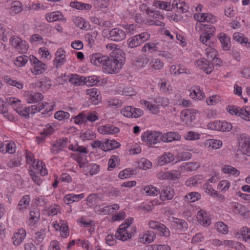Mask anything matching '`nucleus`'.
<instances>
[{
  "label": "nucleus",
  "mask_w": 250,
  "mask_h": 250,
  "mask_svg": "<svg viewBox=\"0 0 250 250\" xmlns=\"http://www.w3.org/2000/svg\"><path fill=\"white\" fill-rule=\"evenodd\" d=\"M200 27L204 31L200 35V41L206 45L211 47L213 45L211 38L213 36L215 32L214 26L211 24L200 23Z\"/></svg>",
  "instance_id": "f257e3e1"
},
{
  "label": "nucleus",
  "mask_w": 250,
  "mask_h": 250,
  "mask_svg": "<svg viewBox=\"0 0 250 250\" xmlns=\"http://www.w3.org/2000/svg\"><path fill=\"white\" fill-rule=\"evenodd\" d=\"M48 104L45 102L44 103H39L38 104L33 105L29 107L18 106L15 110L19 115L24 117L25 118H28L30 114H35L40 112Z\"/></svg>",
  "instance_id": "f03ea898"
},
{
  "label": "nucleus",
  "mask_w": 250,
  "mask_h": 250,
  "mask_svg": "<svg viewBox=\"0 0 250 250\" xmlns=\"http://www.w3.org/2000/svg\"><path fill=\"white\" fill-rule=\"evenodd\" d=\"M127 227L125 224L121 225L116 233L115 238L123 241L131 238L136 232V228L135 227Z\"/></svg>",
  "instance_id": "7ed1b4c3"
},
{
  "label": "nucleus",
  "mask_w": 250,
  "mask_h": 250,
  "mask_svg": "<svg viewBox=\"0 0 250 250\" xmlns=\"http://www.w3.org/2000/svg\"><path fill=\"white\" fill-rule=\"evenodd\" d=\"M122 60H119L116 57H108L104 69L109 74L118 73L122 66Z\"/></svg>",
  "instance_id": "20e7f679"
},
{
  "label": "nucleus",
  "mask_w": 250,
  "mask_h": 250,
  "mask_svg": "<svg viewBox=\"0 0 250 250\" xmlns=\"http://www.w3.org/2000/svg\"><path fill=\"white\" fill-rule=\"evenodd\" d=\"M226 109L230 114L238 116L245 121H250V107H247L245 109H242L230 105L228 106Z\"/></svg>",
  "instance_id": "39448f33"
},
{
  "label": "nucleus",
  "mask_w": 250,
  "mask_h": 250,
  "mask_svg": "<svg viewBox=\"0 0 250 250\" xmlns=\"http://www.w3.org/2000/svg\"><path fill=\"white\" fill-rule=\"evenodd\" d=\"M161 134L159 131L147 130L142 135L141 138L143 142L149 145H156L160 143Z\"/></svg>",
  "instance_id": "423d86ee"
},
{
  "label": "nucleus",
  "mask_w": 250,
  "mask_h": 250,
  "mask_svg": "<svg viewBox=\"0 0 250 250\" xmlns=\"http://www.w3.org/2000/svg\"><path fill=\"white\" fill-rule=\"evenodd\" d=\"M104 33L108 39L116 42L122 41L126 38L125 32L119 28H115L110 31H105Z\"/></svg>",
  "instance_id": "0eeeda50"
},
{
  "label": "nucleus",
  "mask_w": 250,
  "mask_h": 250,
  "mask_svg": "<svg viewBox=\"0 0 250 250\" xmlns=\"http://www.w3.org/2000/svg\"><path fill=\"white\" fill-rule=\"evenodd\" d=\"M29 60L33 66V68L31 69L32 73L38 75L45 72L46 69L45 64L39 61L36 57L33 55H30Z\"/></svg>",
  "instance_id": "6e6552de"
},
{
  "label": "nucleus",
  "mask_w": 250,
  "mask_h": 250,
  "mask_svg": "<svg viewBox=\"0 0 250 250\" xmlns=\"http://www.w3.org/2000/svg\"><path fill=\"white\" fill-rule=\"evenodd\" d=\"M108 56L101 53H96L89 55V59L90 62L97 67H103L104 68L106 65Z\"/></svg>",
  "instance_id": "1a4fd4ad"
},
{
  "label": "nucleus",
  "mask_w": 250,
  "mask_h": 250,
  "mask_svg": "<svg viewBox=\"0 0 250 250\" xmlns=\"http://www.w3.org/2000/svg\"><path fill=\"white\" fill-rule=\"evenodd\" d=\"M150 35L147 32H143L133 36L128 40V46L131 48L138 46L149 39Z\"/></svg>",
  "instance_id": "9d476101"
},
{
  "label": "nucleus",
  "mask_w": 250,
  "mask_h": 250,
  "mask_svg": "<svg viewBox=\"0 0 250 250\" xmlns=\"http://www.w3.org/2000/svg\"><path fill=\"white\" fill-rule=\"evenodd\" d=\"M238 141L241 151L244 154L250 156V137L246 134H240Z\"/></svg>",
  "instance_id": "9b49d317"
},
{
  "label": "nucleus",
  "mask_w": 250,
  "mask_h": 250,
  "mask_svg": "<svg viewBox=\"0 0 250 250\" xmlns=\"http://www.w3.org/2000/svg\"><path fill=\"white\" fill-rule=\"evenodd\" d=\"M11 45L19 52H25L28 49V45L26 41L22 40L16 36H13L10 39Z\"/></svg>",
  "instance_id": "f8f14e48"
},
{
  "label": "nucleus",
  "mask_w": 250,
  "mask_h": 250,
  "mask_svg": "<svg viewBox=\"0 0 250 250\" xmlns=\"http://www.w3.org/2000/svg\"><path fill=\"white\" fill-rule=\"evenodd\" d=\"M194 64L197 67L202 70L207 74H210L214 69L213 64L205 58H202L195 61Z\"/></svg>",
  "instance_id": "ddd939ff"
},
{
  "label": "nucleus",
  "mask_w": 250,
  "mask_h": 250,
  "mask_svg": "<svg viewBox=\"0 0 250 250\" xmlns=\"http://www.w3.org/2000/svg\"><path fill=\"white\" fill-rule=\"evenodd\" d=\"M68 143V139L66 137L56 140L52 145L51 152L54 154L59 153L67 146Z\"/></svg>",
  "instance_id": "4468645a"
},
{
  "label": "nucleus",
  "mask_w": 250,
  "mask_h": 250,
  "mask_svg": "<svg viewBox=\"0 0 250 250\" xmlns=\"http://www.w3.org/2000/svg\"><path fill=\"white\" fill-rule=\"evenodd\" d=\"M99 133L103 134H115L120 132L119 128L113 125H106L98 127Z\"/></svg>",
  "instance_id": "2eb2a0df"
},
{
  "label": "nucleus",
  "mask_w": 250,
  "mask_h": 250,
  "mask_svg": "<svg viewBox=\"0 0 250 250\" xmlns=\"http://www.w3.org/2000/svg\"><path fill=\"white\" fill-rule=\"evenodd\" d=\"M160 177L162 179L175 180L178 179L181 175V172L177 170L162 172L160 174Z\"/></svg>",
  "instance_id": "dca6fc26"
},
{
  "label": "nucleus",
  "mask_w": 250,
  "mask_h": 250,
  "mask_svg": "<svg viewBox=\"0 0 250 250\" xmlns=\"http://www.w3.org/2000/svg\"><path fill=\"white\" fill-rule=\"evenodd\" d=\"M160 189V198L163 200H170L174 195L173 189L169 187H162Z\"/></svg>",
  "instance_id": "f3484780"
},
{
  "label": "nucleus",
  "mask_w": 250,
  "mask_h": 250,
  "mask_svg": "<svg viewBox=\"0 0 250 250\" xmlns=\"http://www.w3.org/2000/svg\"><path fill=\"white\" fill-rule=\"evenodd\" d=\"M26 236V231L23 229H20L18 232L14 233L12 237L13 243L15 246L21 244Z\"/></svg>",
  "instance_id": "a211bd4d"
},
{
  "label": "nucleus",
  "mask_w": 250,
  "mask_h": 250,
  "mask_svg": "<svg viewBox=\"0 0 250 250\" xmlns=\"http://www.w3.org/2000/svg\"><path fill=\"white\" fill-rule=\"evenodd\" d=\"M181 136L175 132H169L164 133L161 136V140L163 142H171L173 141L179 140Z\"/></svg>",
  "instance_id": "6ab92c4d"
},
{
  "label": "nucleus",
  "mask_w": 250,
  "mask_h": 250,
  "mask_svg": "<svg viewBox=\"0 0 250 250\" xmlns=\"http://www.w3.org/2000/svg\"><path fill=\"white\" fill-rule=\"evenodd\" d=\"M65 52L64 50L59 49L56 53V58L54 60V63L56 64L57 68H58L65 62Z\"/></svg>",
  "instance_id": "aec40b11"
},
{
  "label": "nucleus",
  "mask_w": 250,
  "mask_h": 250,
  "mask_svg": "<svg viewBox=\"0 0 250 250\" xmlns=\"http://www.w3.org/2000/svg\"><path fill=\"white\" fill-rule=\"evenodd\" d=\"M231 208L234 213L239 214L242 216H246L249 212V210L244 206L238 203H232Z\"/></svg>",
  "instance_id": "412c9836"
},
{
  "label": "nucleus",
  "mask_w": 250,
  "mask_h": 250,
  "mask_svg": "<svg viewBox=\"0 0 250 250\" xmlns=\"http://www.w3.org/2000/svg\"><path fill=\"white\" fill-rule=\"evenodd\" d=\"M218 38L221 42L223 49L229 50L231 46L229 37L224 33H221L218 35Z\"/></svg>",
  "instance_id": "4be33fe9"
},
{
  "label": "nucleus",
  "mask_w": 250,
  "mask_h": 250,
  "mask_svg": "<svg viewBox=\"0 0 250 250\" xmlns=\"http://www.w3.org/2000/svg\"><path fill=\"white\" fill-rule=\"evenodd\" d=\"M140 9L143 12H146L147 14L155 19L163 20L164 18V16L160 14L159 11L153 12L152 11H149L148 7L146 4H141L140 6Z\"/></svg>",
  "instance_id": "5701e85b"
},
{
  "label": "nucleus",
  "mask_w": 250,
  "mask_h": 250,
  "mask_svg": "<svg viewBox=\"0 0 250 250\" xmlns=\"http://www.w3.org/2000/svg\"><path fill=\"white\" fill-rule=\"evenodd\" d=\"M43 98L42 94L39 92H31L27 95L26 101L29 104L38 103Z\"/></svg>",
  "instance_id": "b1692460"
},
{
  "label": "nucleus",
  "mask_w": 250,
  "mask_h": 250,
  "mask_svg": "<svg viewBox=\"0 0 250 250\" xmlns=\"http://www.w3.org/2000/svg\"><path fill=\"white\" fill-rule=\"evenodd\" d=\"M120 144L115 141L107 140L103 144V150L104 151H109L120 146Z\"/></svg>",
  "instance_id": "393cba45"
},
{
  "label": "nucleus",
  "mask_w": 250,
  "mask_h": 250,
  "mask_svg": "<svg viewBox=\"0 0 250 250\" xmlns=\"http://www.w3.org/2000/svg\"><path fill=\"white\" fill-rule=\"evenodd\" d=\"M174 160V155L170 152L164 153L159 158V163L161 165L169 163Z\"/></svg>",
  "instance_id": "a878e982"
},
{
  "label": "nucleus",
  "mask_w": 250,
  "mask_h": 250,
  "mask_svg": "<svg viewBox=\"0 0 250 250\" xmlns=\"http://www.w3.org/2000/svg\"><path fill=\"white\" fill-rule=\"evenodd\" d=\"M62 15L59 11L51 12L45 15L46 20L50 22L62 20Z\"/></svg>",
  "instance_id": "bb28decb"
},
{
  "label": "nucleus",
  "mask_w": 250,
  "mask_h": 250,
  "mask_svg": "<svg viewBox=\"0 0 250 250\" xmlns=\"http://www.w3.org/2000/svg\"><path fill=\"white\" fill-rule=\"evenodd\" d=\"M192 92L190 93V96L192 99L202 100L204 98L205 94L201 90L199 86H194L191 87Z\"/></svg>",
  "instance_id": "cd10ccee"
},
{
  "label": "nucleus",
  "mask_w": 250,
  "mask_h": 250,
  "mask_svg": "<svg viewBox=\"0 0 250 250\" xmlns=\"http://www.w3.org/2000/svg\"><path fill=\"white\" fill-rule=\"evenodd\" d=\"M233 39L240 44H244L247 47L250 46V42H249L248 38L239 33H235L233 34Z\"/></svg>",
  "instance_id": "c85d7f7f"
},
{
  "label": "nucleus",
  "mask_w": 250,
  "mask_h": 250,
  "mask_svg": "<svg viewBox=\"0 0 250 250\" xmlns=\"http://www.w3.org/2000/svg\"><path fill=\"white\" fill-rule=\"evenodd\" d=\"M163 42H148L146 43V45L148 47V50L150 52H152L153 51L158 52V51H160V49H163Z\"/></svg>",
  "instance_id": "c756f323"
},
{
  "label": "nucleus",
  "mask_w": 250,
  "mask_h": 250,
  "mask_svg": "<svg viewBox=\"0 0 250 250\" xmlns=\"http://www.w3.org/2000/svg\"><path fill=\"white\" fill-rule=\"evenodd\" d=\"M69 82L75 85H81L84 84V77L80 76L77 74H72L69 79Z\"/></svg>",
  "instance_id": "7c9ffc66"
},
{
  "label": "nucleus",
  "mask_w": 250,
  "mask_h": 250,
  "mask_svg": "<svg viewBox=\"0 0 250 250\" xmlns=\"http://www.w3.org/2000/svg\"><path fill=\"white\" fill-rule=\"evenodd\" d=\"M70 6L79 10H89L92 8L90 4L83 3L78 1H72L70 3Z\"/></svg>",
  "instance_id": "2f4dec72"
},
{
  "label": "nucleus",
  "mask_w": 250,
  "mask_h": 250,
  "mask_svg": "<svg viewBox=\"0 0 250 250\" xmlns=\"http://www.w3.org/2000/svg\"><path fill=\"white\" fill-rule=\"evenodd\" d=\"M29 221L32 225H35L39 220V212L37 208H33L30 211Z\"/></svg>",
  "instance_id": "473e14b6"
},
{
  "label": "nucleus",
  "mask_w": 250,
  "mask_h": 250,
  "mask_svg": "<svg viewBox=\"0 0 250 250\" xmlns=\"http://www.w3.org/2000/svg\"><path fill=\"white\" fill-rule=\"evenodd\" d=\"M144 190L147 195L153 196H157L160 193V189L154 187L153 186L145 187L144 188Z\"/></svg>",
  "instance_id": "72a5a7b5"
},
{
  "label": "nucleus",
  "mask_w": 250,
  "mask_h": 250,
  "mask_svg": "<svg viewBox=\"0 0 250 250\" xmlns=\"http://www.w3.org/2000/svg\"><path fill=\"white\" fill-rule=\"evenodd\" d=\"M140 103L142 104L145 105L152 113L157 114L158 113L159 108L156 104H152L149 102L144 100H141Z\"/></svg>",
  "instance_id": "f704fd0d"
},
{
  "label": "nucleus",
  "mask_w": 250,
  "mask_h": 250,
  "mask_svg": "<svg viewBox=\"0 0 250 250\" xmlns=\"http://www.w3.org/2000/svg\"><path fill=\"white\" fill-rule=\"evenodd\" d=\"M150 68L155 70H159L164 67V63L159 59H153L149 63Z\"/></svg>",
  "instance_id": "c9c22d12"
},
{
  "label": "nucleus",
  "mask_w": 250,
  "mask_h": 250,
  "mask_svg": "<svg viewBox=\"0 0 250 250\" xmlns=\"http://www.w3.org/2000/svg\"><path fill=\"white\" fill-rule=\"evenodd\" d=\"M84 197V194H68L65 196V200L68 201L67 204H70L74 202L78 201Z\"/></svg>",
  "instance_id": "e433bc0d"
},
{
  "label": "nucleus",
  "mask_w": 250,
  "mask_h": 250,
  "mask_svg": "<svg viewBox=\"0 0 250 250\" xmlns=\"http://www.w3.org/2000/svg\"><path fill=\"white\" fill-rule=\"evenodd\" d=\"M155 238V234L152 231L148 230L144 235L142 242L144 243L149 244L152 242Z\"/></svg>",
  "instance_id": "4c0bfd02"
},
{
  "label": "nucleus",
  "mask_w": 250,
  "mask_h": 250,
  "mask_svg": "<svg viewBox=\"0 0 250 250\" xmlns=\"http://www.w3.org/2000/svg\"><path fill=\"white\" fill-rule=\"evenodd\" d=\"M240 234L245 242L250 244V229L247 227H243L241 229Z\"/></svg>",
  "instance_id": "58836bf2"
},
{
  "label": "nucleus",
  "mask_w": 250,
  "mask_h": 250,
  "mask_svg": "<svg viewBox=\"0 0 250 250\" xmlns=\"http://www.w3.org/2000/svg\"><path fill=\"white\" fill-rule=\"evenodd\" d=\"M200 165L198 163L195 162L186 163L185 165L182 167V168L187 171H192L196 170Z\"/></svg>",
  "instance_id": "ea45409f"
},
{
  "label": "nucleus",
  "mask_w": 250,
  "mask_h": 250,
  "mask_svg": "<svg viewBox=\"0 0 250 250\" xmlns=\"http://www.w3.org/2000/svg\"><path fill=\"white\" fill-rule=\"evenodd\" d=\"M201 195L196 192L188 193L185 196V199L188 202H194L200 198Z\"/></svg>",
  "instance_id": "a19ab883"
},
{
  "label": "nucleus",
  "mask_w": 250,
  "mask_h": 250,
  "mask_svg": "<svg viewBox=\"0 0 250 250\" xmlns=\"http://www.w3.org/2000/svg\"><path fill=\"white\" fill-rule=\"evenodd\" d=\"M33 167L40 170V174L42 176H45L47 174V171L45 168V165L43 162L38 161L35 165V166H33Z\"/></svg>",
  "instance_id": "79ce46f5"
},
{
  "label": "nucleus",
  "mask_w": 250,
  "mask_h": 250,
  "mask_svg": "<svg viewBox=\"0 0 250 250\" xmlns=\"http://www.w3.org/2000/svg\"><path fill=\"white\" fill-rule=\"evenodd\" d=\"M204 189L205 191L210 195L213 197H220L217 192L213 189L211 186L209 184L208 182L205 184L204 186Z\"/></svg>",
  "instance_id": "37998d69"
},
{
  "label": "nucleus",
  "mask_w": 250,
  "mask_h": 250,
  "mask_svg": "<svg viewBox=\"0 0 250 250\" xmlns=\"http://www.w3.org/2000/svg\"><path fill=\"white\" fill-rule=\"evenodd\" d=\"M22 10V5L19 1H14L11 3V12L18 14Z\"/></svg>",
  "instance_id": "c03bdc74"
},
{
  "label": "nucleus",
  "mask_w": 250,
  "mask_h": 250,
  "mask_svg": "<svg viewBox=\"0 0 250 250\" xmlns=\"http://www.w3.org/2000/svg\"><path fill=\"white\" fill-rule=\"evenodd\" d=\"M5 146L6 152H8L10 154H12L15 151V144L14 142H7L6 144H3V146ZM3 146H2L0 147V151L3 152L4 149H3Z\"/></svg>",
  "instance_id": "a18cd8bd"
},
{
  "label": "nucleus",
  "mask_w": 250,
  "mask_h": 250,
  "mask_svg": "<svg viewBox=\"0 0 250 250\" xmlns=\"http://www.w3.org/2000/svg\"><path fill=\"white\" fill-rule=\"evenodd\" d=\"M29 60V57L23 55L20 56L17 58L15 64L18 67L23 66Z\"/></svg>",
  "instance_id": "49530a36"
},
{
  "label": "nucleus",
  "mask_w": 250,
  "mask_h": 250,
  "mask_svg": "<svg viewBox=\"0 0 250 250\" xmlns=\"http://www.w3.org/2000/svg\"><path fill=\"white\" fill-rule=\"evenodd\" d=\"M211 47H208L206 49V55L208 60L214 59L217 56V51L216 50Z\"/></svg>",
  "instance_id": "de8ad7c7"
},
{
  "label": "nucleus",
  "mask_w": 250,
  "mask_h": 250,
  "mask_svg": "<svg viewBox=\"0 0 250 250\" xmlns=\"http://www.w3.org/2000/svg\"><path fill=\"white\" fill-rule=\"evenodd\" d=\"M189 110H188L187 109L185 110H183L181 112V118L183 122H185L186 124H188L189 122H191L192 121L191 115L189 114ZM190 111L191 110H190Z\"/></svg>",
  "instance_id": "09e8293b"
},
{
  "label": "nucleus",
  "mask_w": 250,
  "mask_h": 250,
  "mask_svg": "<svg viewBox=\"0 0 250 250\" xmlns=\"http://www.w3.org/2000/svg\"><path fill=\"white\" fill-rule=\"evenodd\" d=\"M215 227L218 231L222 234H226L228 231V226L223 222H219L217 223Z\"/></svg>",
  "instance_id": "8fccbe9b"
},
{
  "label": "nucleus",
  "mask_w": 250,
  "mask_h": 250,
  "mask_svg": "<svg viewBox=\"0 0 250 250\" xmlns=\"http://www.w3.org/2000/svg\"><path fill=\"white\" fill-rule=\"evenodd\" d=\"M148 225L150 228L155 229L158 232L159 230H162L163 228H164V225L155 221H149Z\"/></svg>",
  "instance_id": "3c124183"
},
{
  "label": "nucleus",
  "mask_w": 250,
  "mask_h": 250,
  "mask_svg": "<svg viewBox=\"0 0 250 250\" xmlns=\"http://www.w3.org/2000/svg\"><path fill=\"white\" fill-rule=\"evenodd\" d=\"M133 110L132 106H126L121 110V113L125 117L133 118Z\"/></svg>",
  "instance_id": "603ef678"
},
{
  "label": "nucleus",
  "mask_w": 250,
  "mask_h": 250,
  "mask_svg": "<svg viewBox=\"0 0 250 250\" xmlns=\"http://www.w3.org/2000/svg\"><path fill=\"white\" fill-rule=\"evenodd\" d=\"M67 223L65 221H63L61 227L60 231H61V236L62 237L66 238L69 234V229L66 225Z\"/></svg>",
  "instance_id": "864d4df0"
},
{
  "label": "nucleus",
  "mask_w": 250,
  "mask_h": 250,
  "mask_svg": "<svg viewBox=\"0 0 250 250\" xmlns=\"http://www.w3.org/2000/svg\"><path fill=\"white\" fill-rule=\"evenodd\" d=\"M153 4L161 9L167 10H169L170 6L169 3L161 1H155Z\"/></svg>",
  "instance_id": "5fc2aeb1"
},
{
  "label": "nucleus",
  "mask_w": 250,
  "mask_h": 250,
  "mask_svg": "<svg viewBox=\"0 0 250 250\" xmlns=\"http://www.w3.org/2000/svg\"><path fill=\"white\" fill-rule=\"evenodd\" d=\"M149 60L146 56L138 58L136 60V65L139 67H145L147 64Z\"/></svg>",
  "instance_id": "6e6d98bb"
},
{
  "label": "nucleus",
  "mask_w": 250,
  "mask_h": 250,
  "mask_svg": "<svg viewBox=\"0 0 250 250\" xmlns=\"http://www.w3.org/2000/svg\"><path fill=\"white\" fill-rule=\"evenodd\" d=\"M223 171L225 173H230L233 174H239V171L235 168L230 166H225L223 168Z\"/></svg>",
  "instance_id": "4d7b16f0"
},
{
  "label": "nucleus",
  "mask_w": 250,
  "mask_h": 250,
  "mask_svg": "<svg viewBox=\"0 0 250 250\" xmlns=\"http://www.w3.org/2000/svg\"><path fill=\"white\" fill-rule=\"evenodd\" d=\"M220 101V97L217 95L211 96L206 100V102L208 105H213Z\"/></svg>",
  "instance_id": "13d9d810"
},
{
  "label": "nucleus",
  "mask_w": 250,
  "mask_h": 250,
  "mask_svg": "<svg viewBox=\"0 0 250 250\" xmlns=\"http://www.w3.org/2000/svg\"><path fill=\"white\" fill-rule=\"evenodd\" d=\"M95 4L98 8H106L109 5V0H96Z\"/></svg>",
  "instance_id": "bf43d9fd"
},
{
  "label": "nucleus",
  "mask_w": 250,
  "mask_h": 250,
  "mask_svg": "<svg viewBox=\"0 0 250 250\" xmlns=\"http://www.w3.org/2000/svg\"><path fill=\"white\" fill-rule=\"evenodd\" d=\"M74 121L77 124H81L86 123V114L82 113L74 118Z\"/></svg>",
  "instance_id": "052dcab7"
},
{
  "label": "nucleus",
  "mask_w": 250,
  "mask_h": 250,
  "mask_svg": "<svg viewBox=\"0 0 250 250\" xmlns=\"http://www.w3.org/2000/svg\"><path fill=\"white\" fill-rule=\"evenodd\" d=\"M199 176H195L193 177H191L188 179V180L186 182V185L188 186H195L197 185L198 183H200L199 180L200 179L199 178Z\"/></svg>",
  "instance_id": "680f3d73"
},
{
  "label": "nucleus",
  "mask_w": 250,
  "mask_h": 250,
  "mask_svg": "<svg viewBox=\"0 0 250 250\" xmlns=\"http://www.w3.org/2000/svg\"><path fill=\"white\" fill-rule=\"evenodd\" d=\"M221 121H215L208 124V127L212 130L220 131Z\"/></svg>",
  "instance_id": "e2e57ef3"
},
{
  "label": "nucleus",
  "mask_w": 250,
  "mask_h": 250,
  "mask_svg": "<svg viewBox=\"0 0 250 250\" xmlns=\"http://www.w3.org/2000/svg\"><path fill=\"white\" fill-rule=\"evenodd\" d=\"M45 229H42L40 230V231H39L37 232L35 234L36 237V240L38 242V243H41L45 236Z\"/></svg>",
  "instance_id": "0e129e2a"
},
{
  "label": "nucleus",
  "mask_w": 250,
  "mask_h": 250,
  "mask_svg": "<svg viewBox=\"0 0 250 250\" xmlns=\"http://www.w3.org/2000/svg\"><path fill=\"white\" fill-rule=\"evenodd\" d=\"M221 131L228 132L231 130L232 128V126L230 123L227 122L226 121L221 122Z\"/></svg>",
  "instance_id": "69168bd1"
},
{
  "label": "nucleus",
  "mask_w": 250,
  "mask_h": 250,
  "mask_svg": "<svg viewBox=\"0 0 250 250\" xmlns=\"http://www.w3.org/2000/svg\"><path fill=\"white\" fill-rule=\"evenodd\" d=\"M118 159L119 158L117 156L113 155L111 156L108 162L109 167H108V170L109 171L112 170V169L115 167L116 165V162H117Z\"/></svg>",
  "instance_id": "338daca9"
},
{
  "label": "nucleus",
  "mask_w": 250,
  "mask_h": 250,
  "mask_svg": "<svg viewBox=\"0 0 250 250\" xmlns=\"http://www.w3.org/2000/svg\"><path fill=\"white\" fill-rule=\"evenodd\" d=\"M98 83V81L95 79L94 77L91 76L88 77H84V84L87 86H93L96 85Z\"/></svg>",
  "instance_id": "774afa93"
}]
</instances>
